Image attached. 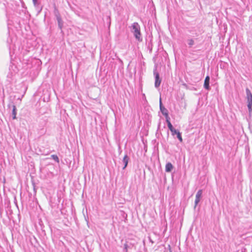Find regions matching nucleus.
I'll use <instances>...</instances> for the list:
<instances>
[{"label": "nucleus", "instance_id": "nucleus-1", "mask_svg": "<svg viewBox=\"0 0 252 252\" xmlns=\"http://www.w3.org/2000/svg\"><path fill=\"white\" fill-rule=\"evenodd\" d=\"M132 32L136 40L139 42L142 41V37L140 31V27L139 24L137 22L133 23L131 25Z\"/></svg>", "mask_w": 252, "mask_h": 252}, {"label": "nucleus", "instance_id": "nucleus-2", "mask_svg": "<svg viewBox=\"0 0 252 252\" xmlns=\"http://www.w3.org/2000/svg\"><path fill=\"white\" fill-rule=\"evenodd\" d=\"M14 40L15 38H13L10 36H9L7 39L6 42L8 47L10 54H11L12 50L14 51L16 49V46L14 41Z\"/></svg>", "mask_w": 252, "mask_h": 252}, {"label": "nucleus", "instance_id": "nucleus-3", "mask_svg": "<svg viewBox=\"0 0 252 252\" xmlns=\"http://www.w3.org/2000/svg\"><path fill=\"white\" fill-rule=\"evenodd\" d=\"M9 69L10 72L8 74V76H12L13 75L16 74L18 71V69L17 66L15 65V63L12 61H11L10 62Z\"/></svg>", "mask_w": 252, "mask_h": 252}, {"label": "nucleus", "instance_id": "nucleus-4", "mask_svg": "<svg viewBox=\"0 0 252 252\" xmlns=\"http://www.w3.org/2000/svg\"><path fill=\"white\" fill-rule=\"evenodd\" d=\"M154 75L155 78V88H158L160 85L161 79L160 78L159 74L158 72H157L156 70L154 71Z\"/></svg>", "mask_w": 252, "mask_h": 252}, {"label": "nucleus", "instance_id": "nucleus-5", "mask_svg": "<svg viewBox=\"0 0 252 252\" xmlns=\"http://www.w3.org/2000/svg\"><path fill=\"white\" fill-rule=\"evenodd\" d=\"M159 109L162 115L165 116V119H169V117L168 116V111L167 109L165 108L163 105L161 98H160L159 100Z\"/></svg>", "mask_w": 252, "mask_h": 252}, {"label": "nucleus", "instance_id": "nucleus-6", "mask_svg": "<svg viewBox=\"0 0 252 252\" xmlns=\"http://www.w3.org/2000/svg\"><path fill=\"white\" fill-rule=\"evenodd\" d=\"M203 191L202 189H199L197 191L195 199L194 201V208H196L199 202L200 201L201 198L202 197Z\"/></svg>", "mask_w": 252, "mask_h": 252}, {"label": "nucleus", "instance_id": "nucleus-7", "mask_svg": "<svg viewBox=\"0 0 252 252\" xmlns=\"http://www.w3.org/2000/svg\"><path fill=\"white\" fill-rule=\"evenodd\" d=\"M56 18L58 22V28L61 30V33L63 34V27L64 22L62 20L61 16L56 17Z\"/></svg>", "mask_w": 252, "mask_h": 252}, {"label": "nucleus", "instance_id": "nucleus-8", "mask_svg": "<svg viewBox=\"0 0 252 252\" xmlns=\"http://www.w3.org/2000/svg\"><path fill=\"white\" fill-rule=\"evenodd\" d=\"M248 104H252V94L249 88L246 89Z\"/></svg>", "mask_w": 252, "mask_h": 252}, {"label": "nucleus", "instance_id": "nucleus-9", "mask_svg": "<svg viewBox=\"0 0 252 252\" xmlns=\"http://www.w3.org/2000/svg\"><path fill=\"white\" fill-rule=\"evenodd\" d=\"M210 76L208 75L206 76L204 80V88L208 91H209L211 89V87L210 86Z\"/></svg>", "mask_w": 252, "mask_h": 252}, {"label": "nucleus", "instance_id": "nucleus-10", "mask_svg": "<svg viewBox=\"0 0 252 252\" xmlns=\"http://www.w3.org/2000/svg\"><path fill=\"white\" fill-rule=\"evenodd\" d=\"M174 168L173 165L171 162H167L165 165V170L166 172L170 173L172 171Z\"/></svg>", "mask_w": 252, "mask_h": 252}, {"label": "nucleus", "instance_id": "nucleus-11", "mask_svg": "<svg viewBox=\"0 0 252 252\" xmlns=\"http://www.w3.org/2000/svg\"><path fill=\"white\" fill-rule=\"evenodd\" d=\"M129 160V158L126 154L123 159V162L124 164V166L123 167V169H125L127 167Z\"/></svg>", "mask_w": 252, "mask_h": 252}, {"label": "nucleus", "instance_id": "nucleus-12", "mask_svg": "<svg viewBox=\"0 0 252 252\" xmlns=\"http://www.w3.org/2000/svg\"><path fill=\"white\" fill-rule=\"evenodd\" d=\"M12 119L15 120L16 119V115H17V109L16 106L14 104L12 105Z\"/></svg>", "mask_w": 252, "mask_h": 252}, {"label": "nucleus", "instance_id": "nucleus-13", "mask_svg": "<svg viewBox=\"0 0 252 252\" xmlns=\"http://www.w3.org/2000/svg\"><path fill=\"white\" fill-rule=\"evenodd\" d=\"M187 42L189 48H191L194 45V40L192 38H189L187 40Z\"/></svg>", "mask_w": 252, "mask_h": 252}, {"label": "nucleus", "instance_id": "nucleus-14", "mask_svg": "<svg viewBox=\"0 0 252 252\" xmlns=\"http://www.w3.org/2000/svg\"><path fill=\"white\" fill-rule=\"evenodd\" d=\"M132 247V245L131 243L128 244L126 242L125 244H124V252H127L128 249L131 248Z\"/></svg>", "mask_w": 252, "mask_h": 252}, {"label": "nucleus", "instance_id": "nucleus-15", "mask_svg": "<svg viewBox=\"0 0 252 252\" xmlns=\"http://www.w3.org/2000/svg\"><path fill=\"white\" fill-rule=\"evenodd\" d=\"M166 122L167 123V126L169 128V129L171 131L172 130H173L174 128L173 127V126H172V125L171 124L170 121V118L168 119V118H167L166 119Z\"/></svg>", "mask_w": 252, "mask_h": 252}, {"label": "nucleus", "instance_id": "nucleus-16", "mask_svg": "<svg viewBox=\"0 0 252 252\" xmlns=\"http://www.w3.org/2000/svg\"><path fill=\"white\" fill-rule=\"evenodd\" d=\"M54 14L56 18L61 16L59 10L56 6H55V7H54Z\"/></svg>", "mask_w": 252, "mask_h": 252}, {"label": "nucleus", "instance_id": "nucleus-17", "mask_svg": "<svg viewBox=\"0 0 252 252\" xmlns=\"http://www.w3.org/2000/svg\"><path fill=\"white\" fill-rule=\"evenodd\" d=\"M51 158H52L53 160H54L57 163H59L60 160L58 158V157L56 155H52L51 156Z\"/></svg>", "mask_w": 252, "mask_h": 252}, {"label": "nucleus", "instance_id": "nucleus-18", "mask_svg": "<svg viewBox=\"0 0 252 252\" xmlns=\"http://www.w3.org/2000/svg\"><path fill=\"white\" fill-rule=\"evenodd\" d=\"M32 2L35 8L38 7L40 5V3L38 0H32Z\"/></svg>", "mask_w": 252, "mask_h": 252}, {"label": "nucleus", "instance_id": "nucleus-19", "mask_svg": "<svg viewBox=\"0 0 252 252\" xmlns=\"http://www.w3.org/2000/svg\"><path fill=\"white\" fill-rule=\"evenodd\" d=\"M177 138L178 139V140H179V141L180 142H183V138H182V134H181V133L180 132H178V134L177 135Z\"/></svg>", "mask_w": 252, "mask_h": 252}, {"label": "nucleus", "instance_id": "nucleus-20", "mask_svg": "<svg viewBox=\"0 0 252 252\" xmlns=\"http://www.w3.org/2000/svg\"><path fill=\"white\" fill-rule=\"evenodd\" d=\"M248 111L249 115H250L252 112V104H247Z\"/></svg>", "mask_w": 252, "mask_h": 252}, {"label": "nucleus", "instance_id": "nucleus-21", "mask_svg": "<svg viewBox=\"0 0 252 252\" xmlns=\"http://www.w3.org/2000/svg\"><path fill=\"white\" fill-rule=\"evenodd\" d=\"M171 132H172V135H177L178 132H180V131L175 128H174L173 130H172L171 131Z\"/></svg>", "mask_w": 252, "mask_h": 252}, {"label": "nucleus", "instance_id": "nucleus-22", "mask_svg": "<svg viewBox=\"0 0 252 252\" xmlns=\"http://www.w3.org/2000/svg\"><path fill=\"white\" fill-rule=\"evenodd\" d=\"M43 6L39 5L38 7H35L38 13H39L42 10Z\"/></svg>", "mask_w": 252, "mask_h": 252}, {"label": "nucleus", "instance_id": "nucleus-23", "mask_svg": "<svg viewBox=\"0 0 252 252\" xmlns=\"http://www.w3.org/2000/svg\"><path fill=\"white\" fill-rule=\"evenodd\" d=\"M149 241H150L151 242H152V243H154V242L152 240V239H151V238H150V237H149Z\"/></svg>", "mask_w": 252, "mask_h": 252}, {"label": "nucleus", "instance_id": "nucleus-24", "mask_svg": "<svg viewBox=\"0 0 252 252\" xmlns=\"http://www.w3.org/2000/svg\"><path fill=\"white\" fill-rule=\"evenodd\" d=\"M172 252V251H171V250L170 249V252Z\"/></svg>", "mask_w": 252, "mask_h": 252}]
</instances>
